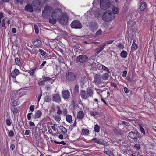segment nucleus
<instances>
[{
  "mask_svg": "<svg viewBox=\"0 0 156 156\" xmlns=\"http://www.w3.org/2000/svg\"><path fill=\"white\" fill-rule=\"evenodd\" d=\"M113 13L111 11H105L102 16V20L107 22H109L113 19L112 16Z\"/></svg>",
  "mask_w": 156,
  "mask_h": 156,
  "instance_id": "nucleus-1",
  "label": "nucleus"
},
{
  "mask_svg": "<svg viewBox=\"0 0 156 156\" xmlns=\"http://www.w3.org/2000/svg\"><path fill=\"white\" fill-rule=\"evenodd\" d=\"M109 0H101L100 6L101 8L104 10L108 9L110 6L111 3Z\"/></svg>",
  "mask_w": 156,
  "mask_h": 156,
  "instance_id": "nucleus-2",
  "label": "nucleus"
},
{
  "mask_svg": "<svg viewBox=\"0 0 156 156\" xmlns=\"http://www.w3.org/2000/svg\"><path fill=\"white\" fill-rule=\"evenodd\" d=\"M65 77L66 79L69 81H73L76 79V76L71 72L67 73L65 75Z\"/></svg>",
  "mask_w": 156,
  "mask_h": 156,
  "instance_id": "nucleus-3",
  "label": "nucleus"
},
{
  "mask_svg": "<svg viewBox=\"0 0 156 156\" xmlns=\"http://www.w3.org/2000/svg\"><path fill=\"white\" fill-rule=\"evenodd\" d=\"M71 27L72 28L81 29L82 27V25L80 21L75 20L71 23Z\"/></svg>",
  "mask_w": 156,
  "mask_h": 156,
  "instance_id": "nucleus-4",
  "label": "nucleus"
},
{
  "mask_svg": "<svg viewBox=\"0 0 156 156\" xmlns=\"http://www.w3.org/2000/svg\"><path fill=\"white\" fill-rule=\"evenodd\" d=\"M88 57L84 55H80L76 58V61L82 63L87 61L88 60Z\"/></svg>",
  "mask_w": 156,
  "mask_h": 156,
  "instance_id": "nucleus-5",
  "label": "nucleus"
},
{
  "mask_svg": "<svg viewBox=\"0 0 156 156\" xmlns=\"http://www.w3.org/2000/svg\"><path fill=\"white\" fill-rule=\"evenodd\" d=\"M39 3V2L37 0H34L33 1L31 4L33 9L37 12L40 11L41 7Z\"/></svg>",
  "mask_w": 156,
  "mask_h": 156,
  "instance_id": "nucleus-6",
  "label": "nucleus"
},
{
  "mask_svg": "<svg viewBox=\"0 0 156 156\" xmlns=\"http://www.w3.org/2000/svg\"><path fill=\"white\" fill-rule=\"evenodd\" d=\"M62 11L60 9L55 10L52 12L51 17L57 20L59 18L60 16L62 15Z\"/></svg>",
  "mask_w": 156,
  "mask_h": 156,
  "instance_id": "nucleus-7",
  "label": "nucleus"
},
{
  "mask_svg": "<svg viewBox=\"0 0 156 156\" xmlns=\"http://www.w3.org/2000/svg\"><path fill=\"white\" fill-rule=\"evenodd\" d=\"M89 27L92 31L94 32L95 30L98 29V24L95 22H90L89 24Z\"/></svg>",
  "mask_w": 156,
  "mask_h": 156,
  "instance_id": "nucleus-8",
  "label": "nucleus"
},
{
  "mask_svg": "<svg viewBox=\"0 0 156 156\" xmlns=\"http://www.w3.org/2000/svg\"><path fill=\"white\" fill-rule=\"evenodd\" d=\"M94 81L96 84H99L103 83L101 76L98 74L95 75Z\"/></svg>",
  "mask_w": 156,
  "mask_h": 156,
  "instance_id": "nucleus-9",
  "label": "nucleus"
},
{
  "mask_svg": "<svg viewBox=\"0 0 156 156\" xmlns=\"http://www.w3.org/2000/svg\"><path fill=\"white\" fill-rule=\"evenodd\" d=\"M68 20V17L66 15H63L59 19V22L62 24H66Z\"/></svg>",
  "mask_w": 156,
  "mask_h": 156,
  "instance_id": "nucleus-10",
  "label": "nucleus"
},
{
  "mask_svg": "<svg viewBox=\"0 0 156 156\" xmlns=\"http://www.w3.org/2000/svg\"><path fill=\"white\" fill-rule=\"evenodd\" d=\"M62 96L64 99H68L70 96L69 92L67 90H63L62 92Z\"/></svg>",
  "mask_w": 156,
  "mask_h": 156,
  "instance_id": "nucleus-11",
  "label": "nucleus"
},
{
  "mask_svg": "<svg viewBox=\"0 0 156 156\" xmlns=\"http://www.w3.org/2000/svg\"><path fill=\"white\" fill-rule=\"evenodd\" d=\"M91 140L94 141L96 143L101 145H105L106 143V142L104 141L103 139H98L96 137L94 138L91 139Z\"/></svg>",
  "mask_w": 156,
  "mask_h": 156,
  "instance_id": "nucleus-12",
  "label": "nucleus"
},
{
  "mask_svg": "<svg viewBox=\"0 0 156 156\" xmlns=\"http://www.w3.org/2000/svg\"><path fill=\"white\" fill-rule=\"evenodd\" d=\"M52 99L54 101L56 102L59 103L61 101V98L60 94L58 93L53 96Z\"/></svg>",
  "mask_w": 156,
  "mask_h": 156,
  "instance_id": "nucleus-13",
  "label": "nucleus"
},
{
  "mask_svg": "<svg viewBox=\"0 0 156 156\" xmlns=\"http://www.w3.org/2000/svg\"><path fill=\"white\" fill-rule=\"evenodd\" d=\"M32 42L33 44L36 47L40 46L42 45V43L41 41L37 39L32 40Z\"/></svg>",
  "mask_w": 156,
  "mask_h": 156,
  "instance_id": "nucleus-14",
  "label": "nucleus"
},
{
  "mask_svg": "<svg viewBox=\"0 0 156 156\" xmlns=\"http://www.w3.org/2000/svg\"><path fill=\"white\" fill-rule=\"evenodd\" d=\"M105 45V43L104 42L102 44L97 47L95 50V52L97 54H99L101 52L104 48V47Z\"/></svg>",
  "mask_w": 156,
  "mask_h": 156,
  "instance_id": "nucleus-15",
  "label": "nucleus"
},
{
  "mask_svg": "<svg viewBox=\"0 0 156 156\" xmlns=\"http://www.w3.org/2000/svg\"><path fill=\"white\" fill-rule=\"evenodd\" d=\"M80 94L82 98L83 99L87 100L88 98V95L84 90L80 91Z\"/></svg>",
  "mask_w": 156,
  "mask_h": 156,
  "instance_id": "nucleus-16",
  "label": "nucleus"
},
{
  "mask_svg": "<svg viewBox=\"0 0 156 156\" xmlns=\"http://www.w3.org/2000/svg\"><path fill=\"white\" fill-rule=\"evenodd\" d=\"M42 114L41 111L38 110L35 113L34 115H33L32 116L34 119L40 118Z\"/></svg>",
  "mask_w": 156,
  "mask_h": 156,
  "instance_id": "nucleus-17",
  "label": "nucleus"
},
{
  "mask_svg": "<svg viewBox=\"0 0 156 156\" xmlns=\"http://www.w3.org/2000/svg\"><path fill=\"white\" fill-rule=\"evenodd\" d=\"M53 78L54 77L50 78L48 77H46L45 76H43V78L44 82H45L46 81H51L52 82H51V84H52L55 80V79H53Z\"/></svg>",
  "mask_w": 156,
  "mask_h": 156,
  "instance_id": "nucleus-18",
  "label": "nucleus"
},
{
  "mask_svg": "<svg viewBox=\"0 0 156 156\" xmlns=\"http://www.w3.org/2000/svg\"><path fill=\"white\" fill-rule=\"evenodd\" d=\"M25 11L30 12H32L33 11V7L31 5H30L29 4L27 5L25 7Z\"/></svg>",
  "mask_w": 156,
  "mask_h": 156,
  "instance_id": "nucleus-19",
  "label": "nucleus"
},
{
  "mask_svg": "<svg viewBox=\"0 0 156 156\" xmlns=\"http://www.w3.org/2000/svg\"><path fill=\"white\" fill-rule=\"evenodd\" d=\"M19 71L16 69L11 73V76L13 78H15L19 74Z\"/></svg>",
  "mask_w": 156,
  "mask_h": 156,
  "instance_id": "nucleus-20",
  "label": "nucleus"
},
{
  "mask_svg": "<svg viewBox=\"0 0 156 156\" xmlns=\"http://www.w3.org/2000/svg\"><path fill=\"white\" fill-rule=\"evenodd\" d=\"M86 92L88 97H92L94 94V90L91 88H88L86 89Z\"/></svg>",
  "mask_w": 156,
  "mask_h": 156,
  "instance_id": "nucleus-21",
  "label": "nucleus"
},
{
  "mask_svg": "<svg viewBox=\"0 0 156 156\" xmlns=\"http://www.w3.org/2000/svg\"><path fill=\"white\" fill-rule=\"evenodd\" d=\"M140 9L141 11H144L146 7V4L144 2H141L140 3Z\"/></svg>",
  "mask_w": 156,
  "mask_h": 156,
  "instance_id": "nucleus-22",
  "label": "nucleus"
},
{
  "mask_svg": "<svg viewBox=\"0 0 156 156\" xmlns=\"http://www.w3.org/2000/svg\"><path fill=\"white\" fill-rule=\"evenodd\" d=\"M108 73H104L102 74L101 76V78L104 80H107L108 79L109 76Z\"/></svg>",
  "mask_w": 156,
  "mask_h": 156,
  "instance_id": "nucleus-23",
  "label": "nucleus"
},
{
  "mask_svg": "<svg viewBox=\"0 0 156 156\" xmlns=\"http://www.w3.org/2000/svg\"><path fill=\"white\" fill-rule=\"evenodd\" d=\"M84 113L83 111H80L78 112L77 113V118L79 119H82L84 117Z\"/></svg>",
  "mask_w": 156,
  "mask_h": 156,
  "instance_id": "nucleus-24",
  "label": "nucleus"
},
{
  "mask_svg": "<svg viewBox=\"0 0 156 156\" xmlns=\"http://www.w3.org/2000/svg\"><path fill=\"white\" fill-rule=\"evenodd\" d=\"M89 133V130L88 129L83 128L82 129L81 134L84 136H87Z\"/></svg>",
  "mask_w": 156,
  "mask_h": 156,
  "instance_id": "nucleus-25",
  "label": "nucleus"
},
{
  "mask_svg": "<svg viewBox=\"0 0 156 156\" xmlns=\"http://www.w3.org/2000/svg\"><path fill=\"white\" fill-rule=\"evenodd\" d=\"M135 40H133V44L132 46V49L133 51L135 50L138 47V45L135 43Z\"/></svg>",
  "mask_w": 156,
  "mask_h": 156,
  "instance_id": "nucleus-26",
  "label": "nucleus"
},
{
  "mask_svg": "<svg viewBox=\"0 0 156 156\" xmlns=\"http://www.w3.org/2000/svg\"><path fill=\"white\" fill-rule=\"evenodd\" d=\"M127 53L124 50H123L120 53V56L122 58H126L127 57Z\"/></svg>",
  "mask_w": 156,
  "mask_h": 156,
  "instance_id": "nucleus-27",
  "label": "nucleus"
},
{
  "mask_svg": "<svg viewBox=\"0 0 156 156\" xmlns=\"http://www.w3.org/2000/svg\"><path fill=\"white\" fill-rule=\"evenodd\" d=\"M129 136L130 135L133 136H135V135H136L139 136L140 135V133L137 131H136V132H130L129 133Z\"/></svg>",
  "mask_w": 156,
  "mask_h": 156,
  "instance_id": "nucleus-28",
  "label": "nucleus"
},
{
  "mask_svg": "<svg viewBox=\"0 0 156 156\" xmlns=\"http://www.w3.org/2000/svg\"><path fill=\"white\" fill-rule=\"evenodd\" d=\"M56 19L53 17H52L49 19V22L52 24H55L56 23Z\"/></svg>",
  "mask_w": 156,
  "mask_h": 156,
  "instance_id": "nucleus-29",
  "label": "nucleus"
},
{
  "mask_svg": "<svg viewBox=\"0 0 156 156\" xmlns=\"http://www.w3.org/2000/svg\"><path fill=\"white\" fill-rule=\"evenodd\" d=\"M66 121L69 123H70L72 121V116L69 115H67L66 116Z\"/></svg>",
  "mask_w": 156,
  "mask_h": 156,
  "instance_id": "nucleus-30",
  "label": "nucleus"
},
{
  "mask_svg": "<svg viewBox=\"0 0 156 156\" xmlns=\"http://www.w3.org/2000/svg\"><path fill=\"white\" fill-rule=\"evenodd\" d=\"M60 139H63L64 141H66V142L69 143L70 141H74L75 140H70L68 138V137H65V138H63L64 137H58Z\"/></svg>",
  "mask_w": 156,
  "mask_h": 156,
  "instance_id": "nucleus-31",
  "label": "nucleus"
},
{
  "mask_svg": "<svg viewBox=\"0 0 156 156\" xmlns=\"http://www.w3.org/2000/svg\"><path fill=\"white\" fill-rule=\"evenodd\" d=\"M112 11L114 13L117 14L119 12V9L116 6H114L112 8Z\"/></svg>",
  "mask_w": 156,
  "mask_h": 156,
  "instance_id": "nucleus-32",
  "label": "nucleus"
},
{
  "mask_svg": "<svg viewBox=\"0 0 156 156\" xmlns=\"http://www.w3.org/2000/svg\"><path fill=\"white\" fill-rule=\"evenodd\" d=\"M44 101L46 102H50L51 101V99L49 96H46L44 98Z\"/></svg>",
  "mask_w": 156,
  "mask_h": 156,
  "instance_id": "nucleus-33",
  "label": "nucleus"
},
{
  "mask_svg": "<svg viewBox=\"0 0 156 156\" xmlns=\"http://www.w3.org/2000/svg\"><path fill=\"white\" fill-rule=\"evenodd\" d=\"M28 124L27 123V122L25 124V126L28 127V124H29V126H30L32 127H34V126L35 125L34 123L31 121H30L29 122H28Z\"/></svg>",
  "mask_w": 156,
  "mask_h": 156,
  "instance_id": "nucleus-34",
  "label": "nucleus"
},
{
  "mask_svg": "<svg viewBox=\"0 0 156 156\" xmlns=\"http://www.w3.org/2000/svg\"><path fill=\"white\" fill-rule=\"evenodd\" d=\"M101 66H102V69L103 70L106 71L108 73H110V71L109 69L107 67L105 66L104 65H101Z\"/></svg>",
  "mask_w": 156,
  "mask_h": 156,
  "instance_id": "nucleus-35",
  "label": "nucleus"
},
{
  "mask_svg": "<svg viewBox=\"0 0 156 156\" xmlns=\"http://www.w3.org/2000/svg\"><path fill=\"white\" fill-rule=\"evenodd\" d=\"M94 130L96 132H98L100 129V127L98 124H96L94 126Z\"/></svg>",
  "mask_w": 156,
  "mask_h": 156,
  "instance_id": "nucleus-36",
  "label": "nucleus"
},
{
  "mask_svg": "<svg viewBox=\"0 0 156 156\" xmlns=\"http://www.w3.org/2000/svg\"><path fill=\"white\" fill-rule=\"evenodd\" d=\"M139 126L140 127V132L143 133V136L145 135V132L144 130V129L140 125H139Z\"/></svg>",
  "mask_w": 156,
  "mask_h": 156,
  "instance_id": "nucleus-37",
  "label": "nucleus"
},
{
  "mask_svg": "<svg viewBox=\"0 0 156 156\" xmlns=\"http://www.w3.org/2000/svg\"><path fill=\"white\" fill-rule=\"evenodd\" d=\"M117 141V142L120 145H125L124 144V142L123 140H122L119 139Z\"/></svg>",
  "mask_w": 156,
  "mask_h": 156,
  "instance_id": "nucleus-38",
  "label": "nucleus"
},
{
  "mask_svg": "<svg viewBox=\"0 0 156 156\" xmlns=\"http://www.w3.org/2000/svg\"><path fill=\"white\" fill-rule=\"evenodd\" d=\"M54 142L55 143L57 144H61L63 145H65L66 144V141H64V140L60 142L57 141L56 140H55Z\"/></svg>",
  "mask_w": 156,
  "mask_h": 156,
  "instance_id": "nucleus-39",
  "label": "nucleus"
},
{
  "mask_svg": "<svg viewBox=\"0 0 156 156\" xmlns=\"http://www.w3.org/2000/svg\"><path fill=\"white\" fill-rule=\"evenodd\" d=\"M54 119L57 122H59L61 120V118L59 115L53 116Z\"/></svg>",
  "mask_w": 156,
  "mask_h": 156,
  "instance_id": "nucleus-40",
  "label": "nucleus"
},
{
  "mask_svg": "<svg viewBox=\"0 0 156 156\" xmlns=\"http://www.w3.org/2000/svg\"><path fill=\"white\" fill-rule=\"evenodd\" d=\"M74 92L75 93H78L79 92V86L76 84L74 89Z\"/></svg>",
  "mask_w": 156,
  "mask_h": 156,
  "instance_id": "nucleus-41",
  "label": "nucleus"
},
{
  "mask_svg": "<svg viewBox=\"0 0 156 156\" xmlns=\"http://www.w3.org/2000/svg\"><path fill=\"white\" fill-rule=\"evenodd\" d=\"M39 51L40 52L41 55L43 56H44L46 54V52L45 51L41 49H39Z\"/></svg>",
  "mask_w": 156,
  "mask_h": 156,
  "instance_id": "nucleus-42",
  "label": "nucleus"
},
{
  "mask_svg": "<svg viewBox=\"0 0 156 156\" xmlns=\"http://www.w3.org/2000/svg\"><path fill=\"white\" fill-rule=\"evenodd\" d=\"M60 129L62 131H63L64 133H66L67 132V130L66 128H65L63 126H62L59 127Z\"/></svg>",
  "mask_w": 156,
  "mask_h": 156,
  "instance_id": "nucleus-43",
  "label": "nucleus"
},
{
  "mask_svg": "<svg viewBox=\"0 0 156 156\" xmlns=\"http://www.w3.org/2000/svg\"><path fill=\"white\" fill-rule=\"evenodd\" d=\"M135 148L137 150H138L140 148V146L139 144H136L134 145Z\"/></svg>",
  "mask_w": 156,
  "mask_h": 156,
  "instance_id": "nucleus-44",
  "label": "nucleus"
},
{
  "mask_svg": "<svg viewBox=\"0 0 156 156\" xmlns=\"http://www.w3.org/2000/svg\"><path fill=\"white\" fill-rule=\"evenodd\" d=\"M58 59L59 62L62 63H65V62H64V60L62 57H60L58 58Z\"/></svg>",
  "mask_w": 156,
  "mask_h": 156,
  "instance_id": "nucleus-45",
  "label": "nucleus"
},
{
  "mask_svg": "<svg viewBox=\"0 0 156 156\" xmlns=\"http://www.w3.org/2000/svg\"><path fill=\"white\" fill-rule=\"evenodd\" d=\"M90 114L91 115L94 116L97 115L98 114V113L96 112L91 111L90 112Z\"/></svg>",
  "mask_w": 156,
  "mask_h": 156,
  "instance_id": "nucleus-46",
  "label": "nucleus"
},
{
  "mask_svg": "<svg viewBox=\"0 0 156 156\" xmlns=\"http://www.w3.org/2000/svg\"><path fill=\"white\" fill-rule=\"evenodd\" d=\"M34 27L35 30V33L37 34L39 31V30L37 26L36 25H34Z\"/></svg>",
  "mask_w": 156,
  "mask_h": 156,
  "instance_id": "nucleus-47",
  "label": "nucleus"
},
{
  "mask_svg": "<svg viewBox=\"0 0 156 156\" xmlns=\"http://www.w3.org/2000/svg\"><path fill=\"white\" fill-rule=\"evenodd\" d=\"M8 134L9 136H12L14 135V132L12 130L9 131L8 132Z\"/></svg>",
  "mask_w": 156,
  "mask_h": 156,
  "instance_id": "nucleus-48",
  "label": "nucleus"
},
{
  "mask_svg": "<svg viewBox=\"0 0 156 156\" xmlns=\"http://www.w3.org/2000/svg\"><path fill=\"white\" fill-rule=\"evenodd\" d=\"M6 124L8 126H10L11 125V121L8 118L6 120Z\"/></svg>",
  "mask_w": 156,
  "mask_h": 156,
  "instance_id": "nucleus-49",
  "label": "nucleus"
},
{
  "mask_svg": "<svg viewBox=\"0 0 156 156\" xmlns=\"http://www.w3.org/2000/svg\"><path fill=\"white\" fill-rule=\"evenodd\" d=\"M20 59L18 58H16L15 59V62L16 64V65H18V64L20 63Z\"/></svg>",
  "mask_w": 156,
  "mask_h": 156,
  "instance_id": "nucleus-50",
  "label": "nucleus"
},
{
  "mask_svg": "<svg viewBox=\"0 0 156 156\" xmlns=\"http://www.w3.org/2000/svg\"><path fill=\"white\" fill-rule=\"evenodd\" d=\"M36 69H34L31 70L29 72V73L30 75H34V73L35 70Z\"/></svg>",
  "mask_w": 156,
  "mask_h": 156,
  "instance_id": "nucleus-51",
  "label": "nucleus"
},
{
  "mask_svg": "<svg viewBox=\"0 0 156 156\" xmlns=\"http://www.w3.org/2000/svg\"><path fill=\"white\" fill-rule=\"evenodd\" d=\"M102 33V31L101 30H99L96 33V35L97 36L100 35Z\"/></svg>",
  "mask_w": 156,
  "mask_h": 156,
  "instance_id": "nucleus-52",
  "label": "nucleus"
},
{
  "mask_svg": "<svg viewBox=\"0 0 156 156\" xmlns=\"http://www.w3.org/2000/svg\"><path fill=\"white\" fill-rule=\"evenodd\" d=\"M114 41V40H111L109 41H108L105 43L106 44H112Z\"/></svg>",
  "mask_w": 156,
  "mask_h": 156,
  "instance_id": "nucleus-53",
  "label": "nucleus"
},
{
  "mask_svg": "<svg viewBox=\"0 0 156 156\" xmlns=\"http://www.w3.org/2000/svg\"><path fill=\"white\" fill-rule=\"evenodd\" d=\"M32 113H29L27 115V119L28 120H31V115H32Z\"/></svg>",
  "mask_w": 156,
  "mask_h": 156,
  "instance_id": "nucleus-54",
  "label": "nucleus"
},
{
  "mask_svg": "<svg viewBox=\"0 0 156 156\" xmlns=\"http://www.w3.org/2000/svg\"><path fill=\"white\" fill-rule=\"evenodd\" d=\"M62 113L64 115H66L67 113V111L66 108L63 109L62 110Z\"/></svg>",
  "mask_w": 156,
  "mask_h": 156,
  "instance_id": "nucleus-55",
  "label": "nucleus"
},
{
  "mask_svg": "<svg viewBox=\"0 0 156 156\" xmlns=\"http://www.w3.org/2000/svg\"><path fill=\"white\" fill-rule=\"evenodd\" d=\"M127 72V71L126 70L123 71V74L122 75V76L123 77H125L126 76Z\"/></svg>",
  "mask_w": 156,
  "mask_h": 156,
  "instance_id": "nucleus-56",
  "label": "nucleus"
},
{
  "mask_svg": "<svg viewBox=\"0 0 156 156\" xmlns=\"http://www.w3.org/2000/svg\"><path fill=\"white\" fill-rule=\"evenodd\" d=\"M34 105H32L30 107V110L32 112H33L34 110Z\"/></svg>",
  "mask_w": 156,
  "mask_h": 156,
  "instance_id": "nucleus-57",
  "label": "nucleus"
},
{
  "mask_svg": "<svg viewBox=\"0 0 156 156\" xmlns=\"http://www.w3.org/2000/svg\"><path fill=\"white\" fill-rule=\"evenodd\" d=\"M15 145L14 144H12L10 145V149L12 150H13L15 149Z\"/></svg>",
  "mask_w": 156,
  "mask_h": 156,
  "instance_id": "nucleus-58",
  "label": "nucleus"
},
{
  "mask_svg": "<svg viewBox=\"0 0 156 156\" xmlns=\"http://www.w3.org/2000/svg\"><path fill=\"white\" fill-rule=\"evenodd\" d=\"M26 92L25 91L22 92L19 94V96L20 97H21L25 95L26 94Z\"/></svg>",
  "mask_w": 156,
  "mask_h": 156,
  "instance_id": "nucleus-59",
  "label": "nucleus"
},
{
  "mask_svg": "<svg viewBox=\"0 0 156 156\" xmlns=\"http://www.w3.org/2000/svg\"><path fill=\"white\" fill-rule=\"evenodd\" d=\"M38 84L40 85L41 86H43L45 84V83H44L43 81H41L39 82L38 83Z\"/></svg>",
  "mask_w": 156,
  "mask_h": 156,
  "instance_id": "nucleus-60",
  "label": "nucleus"
},
{
  "mask_svg": "<svg viewBox=\"0 0 156 156\" xmlns=\"http://www.w3.org/2000/svg\"><path fill=\"white\" fill-rule=\"evenodd\" d=\"M122 123L123 124L125 125L126 126H128L129 125V123L127 122H125V121H122Z\"/></svg>",
  "mask_w": 156,
  "mask_h": 156,
  "instance_id": "nucleus-61",
  "label": "nucleus"
},
{
  "mask_svg": "<svg viewBox=\"0 0 156 156\" xmlns=\"http://www.w3.org/2000/svg\"><path fill=\"white\" fill-rule=\"evenodd\" d=\"M5 20L3 19L2 21V25L3 27H4L5 26Z\"/></svg>",
  "mask_w": 156,
  "mask_h": 156,
  "instance_id": "nucleus-62",
  "label": "nucleus"
},
{
  "mask_svg": "<svg viewBox=\"0 0 156 156\" xmlns=\"http://www.w3.org/2000/svg\"><path fill=\"white\" fill-rule=\"evenodd\" d=\"M124 90L126 93H128L129 92V91L128 89L126 87H124Z\"/></svg>",
  "mask_w": 156,
  "mask_h": 156,
  "instance_id": "nucleus-63",
  "label": "nucleus"
},
{
  "mask_svg": "<svg viewBox=\"0 0 156 156\" xmlns=\"http://www.w3.org/2000/svg\"><path fill=\"white\" fill-rule=\"evenodd\" d=\"M106 154L110 156L112 154V152L110 151H107L106 152Z\"/></svg>",
  "mask_w": 156,
  "mask_h": 156,
  "instance_id": "nucleus-64",
  "label": "nucleus"
}]
</instances>
